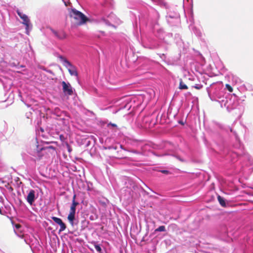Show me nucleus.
<instances>
[{
    "instance_id": "obj_1",
    "label": "nucleus",
    "mask_w": 253,
    "mask_h": 253,
    "mask_svg": "<svg viewBox=\"0 0 253 253\" xmlns=\"http://www.w3.org/2000/svg\"><path fill=\"white\" fill-rule=\"evenodd\" d=\"M207 90L210 99L217 101L221 107H225L228 112L235 109L238 104V97L234 94L225 91L220 84H213Z\"/></svg>"
},
{
    "instance_id": "obj_2",
    "label": "nucleus",
    "mask_w": 253,
    "mask_h": 253,
    "mask_svg": "<svg viewBox=\"0 0 253 253\" xmlns=\"http://www.w3.org/2000/svg\"><path fill=\"white\" fill-rule=\"evenodd\" d=\"M55 151V148L52 146L39 145L34 146V150H29L28 153L33 157L29 156L26 153H22V157L24 163L29 165L31 162L35 163L36 160H41L44 154H52Z\"/></svg>"
},
{
    "instance_id": "obj_3",
    "label": "nucleus",
    "mask_w": 253,
    "mask_h": 253,
    "mask_svg": "<svg viewBox=\"0 0 253 253\" xmlns=\"http://www.w3.org/2000/svg\"><path fill=\"white\" fill-rule=\"evenodd\" d=\"M160 15L159 12L155 9L152 8L149 12L148 15L145 16L142 14L139 16V20L142 22H144L146 24L155 27L158 25V20Z\"/></svg>"
},
{
    "instance_id": "obj_4",
    "label": "nucleus",
    "mask_w": 253,
    "mask_h": 253,
    "mask_svg": "<svg viewBox=\"0 0 253 253\" xmlns=\"http://www.w3.org/2000/svg\"><path fill=\"white\" fill-rule=\"evenodd\" d=\"M70 15L76 20L79 21L80 25L85 24L89 20L88 18L84 13L75 8H72Z\"/></svg>"
},
{
    "instance_id": "obj_5",
    "label": "nucleus",
    "mask_w": 253,
    "mask_h": 253,
    "mask_svg": "<svg viewBox=\"0 0 253 253\" xmlns=\"http://www.w3.org/2000/svg\"><path fill=\"white\" fill-rule=\"evenodd\" d=\"M59 58L62 62L63 66L68 69V72L71 76H75L76 77L78 76L76 68L75 66L72 65L67 59L62 56H60Z\"/></svg>"
},
{
    "instance_id": "obj_6",
    "label": "nucleus",
    "mask_w": 253,
    "mask_h": 253,
    "mask_svg": "<svg viewBox=\"0 0 253 253\" xmlns=\"http://www.w3.org/2000/svg\"><path fill=\"white\" fill-rule=\"evenodd\" d=\"M61 84L63 87V91L66 95H71L73 94V88L70 83L63 81Z\"/></svg>"
},
{
    "instance_id": "obj_7",
    "label": "nucleus",
    "mask_w": 253,
    "mask_h": 253,
    "mask_svg": "<svg viewBox=\"0 0 253 253\" xmlns=\"http://www.w3.org/2000/svg\"><path fill=\"white\" fill-rule=\"evenodd\" d=\"M21 19L23 20L22 23L26 27V34L27 35H29L30 31L31 30L32 28V25L30 23V20L27 15L23 16Z\"/></svg>"
},
{
    "instance_id": "obj_8",
    "label": "nucleus",
    "mask_w": 253,
    "mask_h": 253,
    "mask_svg": "<svg viewBox=\"0 0 253 253\" xmlns=\"http://www.w3.org/2000/svg\"><path fill=\"white\" fill-rule=\"evenodd\" d=\"M36 192L33 189H31L26 197L27 202L31 205L32 206L37 199L35 195Z\"/></svg>"
},
{
    "instance_id": "obj_9",
    "label": "nucleus",
    "mask_w": 253,
    "mask_h": 253,
    "mask_svg": "<svg viewBox=\"0 0 253 253\" xmlns=\"http://www.w3.org/2000/svg\"><path fill=\"white\" fill-rule=\"evenodd\" d=\"M90 244L94 246L98 253H106V252H104L102 249V246L100 244H98L97 242L92 241Z\"/></svg>"
},
{
    "instance_id": "obj_10",
    "label": "nucleus",
    "mask_w": 253,
    "mask_h": 253,
    "mask_svg": "<svg viewBox=\"0 0 253 253\" xmlns=\"http://www.w3.org/2000/svg\"><path fill=\"white\" fill-rule=\"evenodd\" d=\"M51 31L58 39L63 40L66 38V35L63 31L57 32L53 29Z\"/></svg>"
},
{
    "instance_id": "obj_11",
    "label": "nucleus",
    "mask_w": 253,
    "mask_h": 253,
    "mask_svg": "<svg viewBox=\"0 0 253 253\" xmlns=\"http://www.w3.org/2000/svg\"><path fill=\"white\" fill-rule=\"evenodd\" d=\"M142 44L144 47L151 49H155L158 47L157 45L153 42H150V43H145L143 42H142Z\"/></svg>"
},
{
    "instance_id": "obj_12",
    "label": "nucleus",
    "mask_w": 253,
    "mask_h": 253,
    "mask_svg": "<svg viewBox=\"0 0 253 253\" xmlns=\"http://www.w3.org/2000/svg\"><path fill=\"white\" fill-rule=\"evenodd\" d=\"M217 200H218L220 205L222 207H226V204L225 200L224 198H223L222 197H221L219 195H218Z\"/></svg>"
},
{
    "instance_id": "obj_13",
    "label": "nucleus",
    "mask_w": 253,
    "mask_h": 253,
    "mask_svg": "<svg viewBox=\"0 0 253 253\" xmlns=\"http://www.w3.org/2000/svg\"><path fill=\"white\" fill-rule=\"evenodd\" d=\"M75 213H70L68 216V219L70 223L73 225L74 220L75 219Z\"/></svg>"
},
{
    "instance_id": "obj_14",
    "label": "nucleus",
    "mask_w": 253,
    "mask_h": 253,
    "mask_svg": "<svg viewBox=\"0 0 253 253\" xmlns=\"http://www.w3.org/2000/svg\"><path fill=\"white\" fill-rule=\"evenodd\" d=\"M193 32L195 34V35L197 37H201L202 33L200 30L197 28L194 27L192 30Z\"/></svg>"
},
{
    "instance_id": "obj_15",
    "label": "nucleus",
    "mask_w": 253,
    "mask_h": 253,
    "mask_svg": "<svg viewBox=\"0 0 253 253\" xmlns=\"http://www.w3.org/2000/svg\"><path fill=\"white\" fill-rule=\"evenodd\" d=\"M58 225L60 226V228L59 229V232L63 231L65 230L66 228V226L65 224L62 221L60 223L58 224Z\"/></svg>"
},
{
    "instance_id": "obj_16",
    "label": "nucleus",
    "mask_w": 253,
    "mask_h": 253,
    "mask_svg": "<svg viewBox=\"0 0 253 253\" xmlns=\"http://www.w3.org/2000/svg\"><path fill=\"white\" fill-rule=\"evenodd\" d=\"M166 231V230L165 226L164 225H162V226H159L157 229H156L155 230V232L156 233L157 232H165Z\"/></svg>"
},
{
    "instance_id": "obj_17",
    "label": "nucleus",
    "mask_w": 253,
    "mask_h": 253,
    "mask_svg": "<svg viewBox=\"0 0 253 253\" xmlns=\"http://www.w3.org/2000/svg\"><path fill=\"white\" fill-rule=\"evenodd\" d=\"M179 88L180 89H187V86L181 80L179 84Z\"/></svg>"
},
{
    "instance_id": "obj_18",
    "label": "nucleus",
    "mask_w": 253,
    "mask_h": 253,
    "mask_svg": "<svg viewBox=\"0 0 253 253\" xmlns=\"http://www.w3.org/2000/svg\"><path fill=\"white\" fill-rule=\"evenodd\" d=\"M51 218L57 224H58L62 221L61 218L55 216H52Z\"/></svg>"
},
{
    "instance_id": "obj_19",
    "label": "nucleus",
    "mask_w": 253,
    "mask_h": 253,
    "mask_svg": "<svg viewBox=\"0 0 253 253\" xmlns=\"http://www.w3.org/2000/svg\"><path fill=\"white\" fill-rule=\"evenodd\" d=\"M75 198H76V195H74L73 196L72 204L71 206L76 207V206L79 204V203L75 201Z\"/></svg>"
},
{
    "instance_id": "obj_20",
    "label": "nucleus",
    "mask_w": 253,
    "mask_h": 253,
    "mask_svg": "<svg viewBox=\"0 0 253 253\" xmlns=\"http://www.w3.org/2000/svg\"><path fill=\"white\" fill-rule=\"evenodd\" d=\"M92 184L90 182L87 183V190L89 192H91L92 190Z\"/></svg>"
},
{
    "instance_id": "obj_21",
    "label": "nucleus",
    "mask_w": 253,
    "mask_h": 253,
    "mask_svg": "<svg viewBox=\"0 0 253 253\" xmlns=\"http://www.w3.org/2000/svg\"><path fill=\"white\" fill-rule=\"evenodd\" d=\"M193 87L196 89H200L203 87V86L201 84H195L194 86H193Z\"/></svg>"
},
{
    "instance_id": "obj_22",
    "label": "nucleus",
    "mask_w": 253,
    "mask_h": 253,
    "mask_svg": "<svg viewBox=\"0 0 253 253\" xmlns=\"http://www.w3.org/2000/svg\"><path fill=\"white\" fill-rule=\"evenodd\" d=\"M66 147L67 148L68 152L70 153L72 151V149L71 146L68 143H66Z\"/></svg>"
},
{
    "instance_id": "obj_23",
    "label": "nucleus",
    "mask_w": 253,
    "mask_h": 253,
    "mask_svg": "<svg viewBox=\"0 0 253 253\" xmlns=\"http://www.w3.org/2000/svg\"><path fill=\"white\" fill-rule=\"evenodd\" d=\"M16 12L18 14V15L20 17V18L21 19L23 17V16H24L25 15H26V14H23L22 12H21L19 10H17L16 11Z\"/></svg>"
},
{
    "instance_id": "obj_24",
    "label": "nucleus",
    "mask_w": 253,
    "mask_h": 253,
    "mask_svg": "<svg viewBox=\"0 0 253 253\" xmlns=\"http://www.w3.org/2000/svg\"><path fill=\"white\" fill-rule=\"evenodd\" d=\"M76 207L71 206L70 213H76Z\"/></svg>"
},
{
    "instance_id": "obj_25",
    "label": "nucleus",
    "mask_w": 253,
    "mask_h": 253,
    "mask_svg": "<svg viewBox=\"0 0 253 253\" xmlns=\"http://www.w3.org/2000/svg\"><path fill=\"white\" fill-rule=\"evenodd\" d=\"M226 88L229 91V92H231L233 91V88L229 84H226Z\"/></svg>"
},
{
    "instance_id": "obj_26",
    "label": "nucleus",
    "mask_w": 253,
    "mask_h": 253,
    "mask_svg": "<svg viewBox=\"0 0 253 253\" xmlns=\"http://www.w3.org/2000/svg\"><path fill=\"white\" fill-rule=\"evenodd\" d=\"M235 137H236V141H237L238 142V145L237 146L236 148H240L241 147V144H240V141H239V139H238V138L237 137V136H236H236H235Z\"/></svg>"
},
{
    "instance_id": "obj_27",
    "label": "nucleus",
    "mask_w": 253,
    "mask_h": 253,
    "mask_svg": "<svg viewBox=\"0 0 253 253\" xmlns=\"http://www.w3.org/2000/svg\"><path fill=\"white\" fill-rule=\"evenodd\" d=\"M101 21L105 23L106 25H110L109 22L106 20L105 18H103L101 19Z\"/></svg>"
},
{
    "instance_id": "obj_28",
    "label": "nucleus",
    "mask_w": 253,
    "mask_h": 253,
    "mask_svg": "<svg viewBox=\"0 0 253 253\" xmlns=\"http://www.w3.org/2000/svg\"><path fill=\"white\" fill-rule=\"evenodd\" d=\"M175 157L176 158V159H177L178 160H179L181 162H184L185 161V160H184L183 159L181 158V157H180L178 156H175Z\"/></svg>"
},
{
    "instance_id": "obj_29",
    "label": "nucleus",
    "mask_w": 253,
    "mask_h": 253,
    "mask_svg": "<svg viewBox=\"0 0 253 253\" xmlns=\"http://www.w3.org/2000/svg\"><path fill=\"white\" fill-rule=\"evenodd\" d=\"M161 172L164 173V174H168L169 173V170H161Z\"/></svg>"
},
{
    "instance_id": "obj_30",
    "label": "nucleus",
    "mask_w": 253,
    "mask_h": 253,
    "mask_svg": "<svg viewBox=\"0 0 253 253\" xmlns=\"http://www.w3.org/2000/svg\"><path fill=\"white\" fill-rule=\"evenodd\" d=\"M131 152L132 153H135V154H139V152H138L137 151H136V150H132Z\"/></svg>"
},
{
    "instance_id": "obj_31",
    "label": "nucleus",
    "mask_w": 253,
    "mask_h": 253,
    "mask_svg": "<svg viewBox=\"0 0 253 253\" xmlns=\"http://www.w3.org/2000/svg\"><path fill=\"white\" fill-rule=\"evenodd\" d=\"M160 56L161 58H163L165 57V55L164 54H162L160 55Z\"/></svg>"
},
{
    "instance_id": "obj_32",
    "label": "nucleus",
    "mask_w": 253,
    "mask_h": 253,
    "mask_svg": "<svg viewBox=\"0 0 253 253\" xmlns=\"http://www.w3.org/2000/svg\"><path fill=\"white\" fill-rule=\"evenodd\" d=\"M110 125H111L112 126H114V127H116L117 126V125L116 124H114L110 123Z\"/></svg>"
},
{
    "instance_id": "obj_33",
    "label": "nucleus",
    "mask_w": 253,
    "mask_h": 253,
    "mask_svg": "<svg viewBox=\"0 0 253 253\" xmlns=\"http://www.w3.org/2000/svg\"><path fill=\"white\" fill-rule=\"evenodd\" d=\"M178 123H179V124H180L184 125V123H183V122L182 121H179L178 122Z\"/></svg>"
},
{
    "instance_id": "obj_34",
    "label": "nucleus",
    "mask_w": 253,
    "mask_h": 253,
    "mask_svg": "<svg viewBox=\"0 0 253 253\" xmlns=\"http://www.w3.org/2000/svg\"><path fill=\"white\" fill-rule=\"evenodd\" d=\"M154 2L157 3L158 2L159 0H151Z\"/></svg>"
},
{
    "instance_id": "obj_35",
    "label": "nucleus",
    "mask_w": 253,
    "mask_h": 253,
    "mask_svg": "<svg viewBox=\"0 0 253 253\" xmlns=\"http://www.w3.org/2000/svg\"><path fill=\"white\" fill-rule=\"evenodd\" d=\"M27 118H30V115H26Z\"/></svg>"
},
{
    "instance_id": "obj_36",
    "label": "nucleus",
    "mask_w": 253,
    "mask_h": 253,
    "mask_svg": "<svg viewBox=\"0 0 253 253\" xmlns=\"http://www.w3.org/2000/svg\"><path fill=\"white\" fill-rule=\"evenodd\" d=\"M41 130L42 132V131H43V129L42 128H41Z\"/></svg>"
},
{
    "instance_id": "obj_37",
    "label": "nucleus",
    "mask_w": 253,
    "mask_h": 253,
    "mask_svg": "<svg viewBox=\"0 0 253 253\" xmlns=\"http://www.w3.org/2000/svg\"><path fill=\"white\" fill-rule=\"evenodd\" d=\"M120 147H121V148L122 149H123V146H122V145H120Z\"/></svg>"
},
{
    "instance_id": "obj_38",
    "label": "nucleus",
    "mask_w": 253,
    "mask_h": 253,
    "mask_svg": "<svg viewBox=\"0 0 253 253\" xmlns=\"http://www.w3.org/2000/svg\"><path fill=\"white\" fill-rule=\"evenodd\" d=\"M62 136V135H60V137L61 138Z\"/></svg>"
},
{
    "instance_id": "obj_39",
    "label": "nucleus",
    "mask_w": 253,
    "mask_h": 253,
    "mask_svg": "<svg viewBox=\"0 0 253 253\" xmlns=\"http://www.w3.org/2000/svg\"><path fill=\"white\" fill-rule=\"evenodd\" d=\"M169 17L170 18H172V16H170V15L169 16Z\"/></svg>"
}]
</instances>
